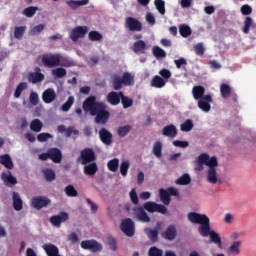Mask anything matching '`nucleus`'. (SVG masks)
Instances as JSON below:
<instances>
[{"label": "nucleus", "instance_id": "39", "mask_svg": "<svg viewBox=\"0 0 256 256\" xmlns=\"http://www.w3.org/2000/svg\"><path fill=\"white\" fill-rule=\"evenodd\" d=\"M152 53L156 59H164V57H167V52L159 46H154Z\"/></svg>", "mask_w": 256, "mask_h": 256}, {"label": "nucleus", "instance_id": "36", "mask_svg": "<svg viewBox=\"0 0 256 256\" xmlns=\"http://www.w3.org/2000/svg\"><path fill=\"white\" fill-rule=\"evenodd\" d=\"M220 93L223 99H228L231 96V86L229 84H221L220 85Z\"/></svg>", "mask_w": 256, "mask_h": 256}, {"label": "nucleus", "instance_id": "2", "mask_svg": "<svg viewBox=\"0 0 256 256\" xmlns=\"http://www.w3.org/2000/svg\"><path fill=\"white\" fill-rule=\"evenodd\" d=\"M82 109L86 113H90L92 117H95V123L100 125H105L109 121V117H111V113L107 110V104L105 102H97V97L95 96L86 98L82 104Z\"/></svg>", "mask_w": 256, "mask_h": 256}, {"label": "nucleus", "instance_id": "19", "mask_svg": "<svg viewBox=\"0 0 256 256\" xmlns=\"http://www.w3.org/2000/svg\"><path fill=\"white\" fill-rule=\"evenodd\" d=\"M49 157L53 163H61L63 161V153L59 148H50L48 149Z\"/></svg>", "mask_w": 256, "mask_h": 256}, {"label": "nucleus", "instance_id": "50", "mask_svg": "<svg viewBox=\"0 0 256 256\" xmlns=\"http://www.w3.org/2000/svg\"><path fill=\"white\" fill-rule=\"evenodd\" d=\"M73 103H75V97L70 96L67 99V101L62 105V107H61L62 111L67 113V111H69V109H71V107H73Z\"/></svg>", "mask_w": 256, "mask_h": 256}, {"label": "nucleus", "instance_id": "3", "mask_svg": "<svg viewBox=\"0 0 256 256\" xmlns=\"http://www.w3.org/2000/svg\"><path fill=\"white\" fill-rule=\"evenodd\" d=\"M125 87H133L135 85V76L131 72H124L122 77L119 75H113L112 77V87L114 91H119Z\"/></svg>", "mask_w": 256, "mask_h": 256}, {"label": "nucleus", "instance_id": "58", "mask_svg": "<svg viewBox=\"0 0 256 256\" xmlns=\"http://www.w3.org/2000/svg\"><path fill=\"white\" fill-rule=\"evenodd\" d=\"M148 256H163V250L153 246L148 250Z\"/></svg>", "mask_w": 256, "mask_h": 256}, {"label": "nucleus", "instance_id": "1", "mask_svg": "<svg viewBox=\"0 0 256 256\" xmlns=\"http://www.w3.org/2000/svg\"><path fill=\"white\" fill-rule=\"evenodd\" d=\"M188 221L195 225H200L198 232L202 237H209L210 241L217 245L218 249H223V241L219 233L215 230H211V223L209 217L205 214H199L197 212H189L187 215Z\"/></svg>", "mask_w": 256, "mask_h": 256}, {"label": "nucleus", "instance_id": "15", "mask_svg": "<svg viewBox=\"0 0 256 256\" xmlns=\"http://www.w3.org/2000/svg\"><path fill=\"white\" fill-rule=\"evenodd\" d=\"M161 237L166 241H175L177 238V228L175 225H170L164 232L161 233Z\"/></svg>", "mask_w": 256, "mask_h": 256}, {"label": "nucleus", "instance_id": "6", "mask_svg": "<svg viewBox=\"0 0 256 256\" xmlns=\"http://www.w3.org/2000/svg\"><path fill=\"white\" fill-rule=\"evenodd\" d=\"M80 246L85 251H91V253H99L103 251V245L95 239L83 240Z\"/></svg>", "mask_w": 256, "mask_h": 256}, {"label": "nucleus", "instance_id": "43", "mask_svg": "<svg viewBox=\"0 0 256 256\" xmlns=\"http://www.w3.org/2000/svg\"><path fill=\"white\" fill-rule=\"evenodd\" d=\"M252 25H253V18H251V16H247L244 20V26L242 28V32L245 35H248Z\"/></svg>", "mask_w": 256, "mask_h": 256}, {"label": "nucleus", "instance_id": "46", "mask_svg": "<svg viewBox=\"0 0 256 256\" xmlns=\"http://www.w3.org/2000/svg\"><path fill=\"white\" fill-rule=\"evenodd\" d=\"M176 185H189L191 183V176L184 174L175 181Z\"/></svg>", "mask_w": 256, "mask_h": 256}, {"label": "nucleus", "instance_id": "25", "mask_svg": "<svg viewBox=\"0 0 256 256\" xmlns=\"http://www.w3.org/2000/svg\"><path fill=\"white\" fill-rule=\"evenodd\" d=\"M66 5L75 11L76 9H79V7L89 5V0H67Z\"/></svg>", "mask_w": 256, "mask_h": 256}, {"label": "nucleus", "instance_id": "49", "mask_svg": "<svg viewBox=\"0 0 256 256\" xmlns=\"http://www.w3.org/2000/svg\"><path fill=\"white\" fill-rule=\"evenodd\" d=\"M52 75L57 77V79H63L67 75V70L65 68H56L52 70Z\"/></svg>", "mask_w": 256, "mask_h": 256}, {"label": "nucleus", "instance_id": "53", "mask_svg": "<svg viewBox=\"0 0 256 256\" xmlns=\"http://www.w3.org/2000/svg\"><path fill=\"white\" fill-rule=\"evenodd\" d=\"M129 197L133 205H139V196H137V190L135 188L131 189L129 192Z\"/></svg>", "mask_w": 256, "mask_h": 256}, {"label": "nucleus", "instance_id": "45", "mask_svg": "<svg viewBox=\"0 0 256 256\" xmlns=\"http://www.w3.org/2000/svg\"><path fill=\"white\" fill-rule=\"evenodd\" d=\"M107 167L109 171L112 173H116L117 169H119V158H114L107 163Z\"/></svg>", "mask_w": 256, "mask_h": 256}, {"label": "nucleus", "instance_id": "10", "mask_svg": "<svg viewBox=\"0 0 256 256\" xmlns=\"http://www.w3.org/2000/svg\"><path fill=\"white\" fill-rule=\"evenodd\" d=\"M89 33V27L87 26H77L70 32L71 41H79V39H83L85 35Z\"/></svg>", "mask_w": 256, "mask_h": 256}, {"label": "nucleus", "instance_id": "63", "mask_svg": "<svg viewBox=\"0 0 256 256\" xmlns=\"http://www.w3.org/2000/svg\"><path fill=\"white\" fill-rule=\"evenodd\" d=\"M240 11L242 15H251L253 13V8H251V6L248 4H244L241 6Z\"/></svg>", "mask_w": 256, "mask_h": 256}, {"label": "nucleus", "instance_id": "56", "mask_svg": "<svg viewBox=\"0 0 256 256\" xmlns=\"http://www.w3.org/2000/svg\"><path fill=\"white\" fill-rule=\"evenodd\" d=\"M29 101L31 105H34V106L39 105V94H37V92L35 91L30 92Z\"/></svg>", "mask_w": 256, "mask_h": 256}, {"label": "nucleus", "instance_id": "47", "mask_svg": "<svg viewBox=\"0 0 256 256\" xmlns=\"http://www.w3.org/2000/svg\"><path fill=\"white\" fill-rule=\"evenodd\" d=\"M131 163H129V160H125L121 162L120 164V173L122 177H127V173L129 171Z\"/></svg>", "mask_w": 256, "mask_h": 256}, {"label": "nucleus", "instance_id": "60", "mask_svg": "<svg viewBox=\"0 0 256 256\" xmlns=\"http://www.w3.org/2000/svg\"><path fill=\"white\" fill-rule=\"evenodd\" d=\"M53 137V135H51L50 133H40L37 136V139L39 141V143H45V141H49V139H51Z\"/></svg>", "mask_w": 256, "mask_h": 256}, {"label": "nucleus", "instance_id": "12", "mask_svg": "<svg viewBox=\"0 0 256 256\" xmlns=\"http://www.w3.org/2000/svg\"><path fill=\"white\" fill-rule=\"evenodd\" d=\"M65 221H69V213L67 212H60L58 215L49 218V222L54 227H61V223H65Z\"/></svg>", "mask_w": 256, "mask_h": 256}, {"label": "nucleus", "instance_id": "18", "mask_svg": "<svg viewBox=\"0 0 256 256\" xmlns=\"http://www.w3.org/2000/svg\"><path fill=\"white\" fill-rule=\"evenodd\" d=\"M99 137L104 145H111L113 143V134L106 128H101L99 131Z\"/></svg>", "mask_w": 256, "mask_h": 256}, {"label": "nucleus", "instance_id": "4", "mask_svg": "<svg viewBox=\"0 0 256 256\" xmlns=\"http://www.w3.org/2000/svg\"><path fill=\"white\" fill-rule=\"evenodd\" d=\"M63 56L61 54H44L42 56L41 62L44 67H48V69H53V67H67V64L63 62Z\"/></svg>", "mask_w": 256, "mask_h": 256}, {"label": "nucleus", "instance_id": "28", "mask_svg": "<svg viewBox=\"0 0 256 256\" xmlns=\"http://www.w3.org/2000/svg\"><path fill=\"white\" fill-rule=\"evenodd\" d=\"M192 95L195 101H199L200 99H203V97H205V87L201 85L194 86L192 88Z\"/></svg>", "mask_w": 256, "mask_h": 256}, {"label": "nucleus", "instance_id": "34", "mask_svg": "<svg viewBox=\"0 0 256 256\" xmlns=\"http://www.w3.org/2000/svg\"><path fill=\"white\" fill-rule=\"evenodd\" d=\"M160 200L164 205H169L171 203V196H169V192L163 188L159 190Z\"/></svg>", "mask_w": 256, "mask_h": 256}, {"label": "nucleus", "instance_id": "13", "mask_svg": "<svg viewBox=\"0 0 256 256\" xmlns=\"http://www.w3.org/2000/svg\"><path fill=\"white\" fill-rule=\"evenodd\" d=\"M211 103H213V96H211V94H206L203 98L198 100V107L201 111L209 113V111H211Z\"/></svg>", "mask_w": 256, "mask_h": 256}, {"label": "nucleus", "instance_id": "37", "mask_svg": "<svg viewBox=\"0 0 256 256\" xmlns=\"http://www.w3.org/2000/svg\"><path fill=\"white\" fill-rule=\"evenodd\" d=\"M121 95V103L123 105V109H129V107H133V99L125 96L122 91H120Z\"/></svg>", "mask_w": 256, "mask_h": 256}, {"label": "nucleus", "instance_id": "30", "mask_svg": "<svg viewBox=\"0 0 256 256\" xmlns=\"http://www.w3.org/2000/svg\"><path fill=\"white\" fill-rule=\"evenodd\" d=\"M166 84V80L159 75H155L151 81V87H155L156 89H162V87H165Z\"/></svg>", "mask_w": 256, "mask_h": 256}, {"label": "nucleus", "instance_id": "20", "mask_svg": "<svg viewBox=\"0 0 256 256\" xmlns=\"http://www.w3.org/2000/svg\"><path fill=\"white\" fill-rule=\"evenodd\" d=\"M106 100L110 105L117 106L121 103V91L120 92H109L106 96Z\"/></svg>", "mask_w": 256, "mask_h": 256}, {"label": "nucleus", "instance_id": "22", "mask_svg": "<svg viewBox=\"0 0 256 256\" xmlns=\"http://www.w3.org/2000/svg\"><path fill=\"white\" fill-rule=\"evenodd\" d=\"M243 242L241 240L233 241L228 247V253L230 255H241V247Z\"/></svg>", "mask_w": 256, "mask_h": 256}, {"label": "nucleus", "instance_id": "54", "mask_svg": "<svg viewBox=\"0 0 256 256\" xmlns=\"http://www.w3.org/2000/svg\"><path fill=\"white\" fill-rule=\"evenodd\" d=\"M159 75L162 79H164V81H166V83L169 81V79H171V70L167 69V68H163L159 71Z\"/></svg>", "mask_w": 256, "mask_h": 256}, {"label": "nucleus", "instance_id": "55", "mask_svg": "<svg viewBox=\"0 0 256 256\" xmlns=\"http://www.w3.org/2000/svg\"><path fill=\"white\" fill-rule=\"evenodd\" d=\"M206 166L209 167V169H215V167L219 166V162L217 161V157L212 156L211 158L208 157V161L206 162Z\"/></svg>", "mask_w": 256, "mask_h": 256}, {"label": "nucleus", "instance_id": "61", "mask_svg": "<svg viewBox=\"0 0 256 256\" xmlns=\"http://www.w3.org/2000/svg\"><path fill=\"white\" fill-rule=\"evenodd\" d=\"M207 161H209V154L202 153L197 158V163L200 165H207Z\"/></svg>", "mask_w": 256, "mask_h": 256}, {"label": "nucleus", "instance_id": "57", "mask_svg": "<svg viewBox=\"0 0 256 256\" xmlns=\"http://www.w3.org/2000/svg\"><path fill=\"white\" fill-rule=\"evenodd\" d=\"M44 177L46 181H55V178H56L55 171H53V169H46L44 171Z\"/></svg>", "mask_w": 256, "mask_h": 256}, {"label": "nucleus", "instance_id": "32", "mask_svg": "<svg viewBox=\"0 0 256 256\" xmlns=\"http://www.w3.org/2000/svg\"><path fill=\"white\" fill-rule=\"evenodd\" d=\"M162 152H163V143H161V141L155 142L153 145V149H152L153 155H155V157H157V159H161V157L163 155Z\"/></svg>", "mask_w": 256, "mask_h": 256}, {"label": "nucleus", "instance_id": "40", "mask_svg": "<svg viewBox=\"0 0 256 256\" xmlns=\"http://www.w3.org/2000/svg\"><path fill=\"white\" fill-rule=\"evenodd\" d=\"M131 125L119 126L117 129L118 137H127L131 132Z\"/></svg>", "mask_w": 256, "mask_h": 256}, {"label": "nucleus", "instance_id": "27", "mask_svg": "<svg viewBox=\"0 0 256 256\" xmlns=\"http://www.w3.org/2000/svg\"><path fill=\"white\" fill-rule=\"evenodd\" d=\"M13 208L15 211H21L23 209V200L18 192L12 193Z\"/></svg>", "mask_w": 256, "mask_h": 256}, {"label": "nucleus", "instance_id": "62", "mask_svg": "<svg viewBox=\"0 0 256 256\" xmlns=\"http://www.w3.org/2000/svg\"><path fill=\"white\" fill-rule=\"evenodd\" d=\"M23 13L26 17H33L37 13V7L30 6L24 9Z\"/></svg>", "mask_w": 256, "mask_h": 256}, {"label": "nucleus", "instance_id": "33", "mask_svg": "<svg viewBox=\"0 0 256 256\" xmlns=\"http://www.w3.org/2000/svg\"><path fill=\"white\" fill-rule=\"evenodd\" d=\"M207 181L208 183H212V185H215L217 183V169L216 168H208L207 171Z\"/></svg>", "mask_w": 256, "mask_h": 256}, {"label": "nucleus", "instance_id": "42", "mask_svg": "<svg viewBox=\"0 0 256 256\" xmlns=\"http://www.w3.org/2000/svg\"><path fill=\"white\" fill-rule=\"evenodd\" d=\"M179 33H180L181 37L187 38L192 33L191 27H189V25H187V24H182L179 26Z\"/></svg>", "mask_w": 256, "mask_h": 256}, {"label": "nucleus", "instance_id": "5", "mask_svg": "<svg viewBox=\"0 0 256 256\" xmlns=\"http://www.w3.org/2000/svg\"><path fill=\"white\" fill-rule=\"evenodd\" d=\"M95 161H97V156L93 149L85 148L80 152L78 162L81 163V165H89V163H95Z\"/></svg>", "mask_w": 256, "mask_h": 256}, {"label": "nucleus", "instance_id": "51", "mask_svg": "<svg viewBox=\"0 0 256 256\" xmlns=\"http://www.w3.org/2000/svg\"><path fill=\"white\" fill-rule=\"evenodd\" d=\"M154 5H155L158 13H160V15H165V1L155 0Z\"/></svg>", "mask_w": 256, "mask_h": 256}, {"label": "nucleus", "instance_id": "8", "mask_svg": "<svg viewBox=\"0 0 256 256\" xmlns=\"http://www.w3.org/2000/svg\"><path fill=\"white\" fill-rule=\"evenodd\" d=\"M120 229L127 237H133L135 235V222L131 218H125L121 222Z\"/></svg>", "mask_w": 256, "mask_h": 256}, {"label": "nucleus", "instance_id": "21", "mask_svg": "<svg viewBox=\"0 0 256 256\" xmlns=\"http://www.w3.org/2000/svg\"><path fill=\"white\" fill-rule=\"evenodd\" d=\"M162 135H164V137H169L170 139H175L177 137V126L173 124L165 126L162 129Z\"/></svg>", "mask_w": 256, "mask_h": 256}, {"label": "nucleus", "instance_id": "16", "mask_svg": "<svg viewBox=\"0 0 256 256\" xmlns=\"http://www.w3.org/2000/svg\"><path fill=\"white\" fill-rule=\"evenodd\" d=\"M42 100L49 105L57 100V93L53 88H48L42 93Z\"/></svg>", "mask_w": 256, "mask_h": 256}, {"label": "nucleus", "instance_id": "17", "mask_svg": "<svg viewBox=\"0 0 256 256\" xmlns=\"http://www.w3.org/2000/svg\"><path fill=\"white\" fill-rule=\"evenodd\" d=\"M133 211L136 213L138 221H141L142 223H149L151 221V217H149V215L145 211V208L135 207L133 208Z\"/></svg>", "mask_w": 256, "mask_h": 256}, {"label": "nucleus", "instance_id": "23", "mask_svg": "<svg viewBox=\"0 0 256 256\" xmlns=\"http://www.w3.org/2000/svg\"><path fill=\"white\" fill-rule=\"evenodd\" d=\"M147 49V43L143 40H138L134 42L132 46L133 53H136L137 55H144L145 51Z\"/></svg>", "mask_w": 256, "mask_h": 256}, {"label": "nucleus", "instance_id": "31", "mask_svg": "<svg viewBox=\"0 0 256 256\" xmlns=\"http://www.w3.org/2000/svg\"><path fill=\"white\" fill-rule=\"evenodd\" d=\"M0 163L4 165L6 169H13V160H11V156L9 154H4L0 156Z\"/></svg>", "mask_w": 256, "mask_h": 256}, {"label": "nucleus", "instance_id": "29", "mask_svg": "<svg viewBox=\"0 0 256 256\" xmlns=\"http://www.w3.org/2000/svg\"><path fill=\"white\" fill-rule=\"evenodd\" d=\"M98 170L99 167L95 162H90L89 164L84 165V173L90 177H93V175H95Z\"/></svg>", "mask_w": 256, "mask_h": 256}, {"label": "nucleus", "instance_id": "14", "mask_svg": "<svg viewBox=\"0 0 256 256\" xmlns=\"http://www.w3.org/2000/svg\"><path fill=\"white\" fill-rule=\"evenodd\" d=\"M161 226V222H157L155 229L145 228L144 232L152 243H157L159 241V230L161 229Z\"/></svg>", "mask_w": 256, "mask_h": 256}, {"label": "nucleus", "instance_id": "64", "mask_svg": "<svg viewBox=\"0 0 256 256\" xmlns=\"http://www.w3.org/2000/svg\"><path fill=\"white\" fill-rule=\"evenodd\" d=\"M43 29H45V25L39 24L31 29L30 35H39V33H41V31H43Z\"/></svg>", "mask_w": 256, "mask_h": 256}, {"label": "nucleus", "instance_id": "11", "mask_svg": "<svg viewBox=\"0 0 256 256\" xmlns=\"http://www.w3.org/2000/svg\"><path fill=\"white\" fill-rule=\"evenodd\" d=\"M125 27L129 31H143V24L137 18L127 17L125 21Z\"/></svg>", "mask_w": 256, "mask_h": 256}, {"label": "nucleus", "instance_id": "38", "mask_svg": "<svg viewBox=\"0 0 256 256\" xmlns=\"http://www.w3.org/2000/svg\"><path fill=\"white\" fill-rule=\"evenodd\" d=\"M30 129L35 133H39L43 129V122H41L39 119L32 120L30 123Z\"/></svg>", "mask_w": 256, "mask_h": 256}, {"label": "nucleus", "instance_id": "35", "mask_svg": "<svg viewBox=\"0 0 256 256\" xmlns=\"http://www.w3.org/2000/svg\"><path fill=\"white\" fill-rule=\"evenodd\" d=\"M26 31H27V26H16L14 28L15 39H18L19 41H21V39H23V35H25Z\"/></svg>", "mask_w": 256, "mask_h": 256}, {"label": "nucleus", "instance_id": "41", "mask_svg": "<svg viewBox=\"0 0 256 256\" xmlns=\"http://www.w3.org/2000/svg\"><path fill=\"white\" fill-rule=\"evenodd\" d=\"M27 87L28 85L26 82L19 83L14 92L15 99H19V97H21V94L23 93V91H25V89H27Z\"/></svg>", "mask_w": 256, "mask_h": 256}, {"label": "nucleus", "instance_id": "9", "mask_svg": "<svg viewBox=\"0 0 256 256\" xmlns=\"http://www.w3.org/2000/svg\"><path fill=\"white\" fill-rule=\"evenodd\" d=\"M31 205L37 211H41V209L51 205V200L46 196H35L31 200Z\"/></svg>", "mask_w": 256, "mask_h": 256}, {"label": "nucleus", "instance_id": "7", "mask_svg": "<svg viewBox=\"0 0 256 256\" xmlns=\"http://www.w3.org/2000/svg\"><path fill=\"white\" fill-rule=\"evenodd\" d=\"M143 209L148 211V213H161L162 215H167V207L162 204H157L155 202L148 201L143 204Z\"/></svg>", "mask_w": 256, "mask_h": 256}, {"label": "nucleus", "instance_id": "52", "mask_svg": "<svg viewBox=\"0 0 256 256\" xmlns=\"http://www.w3.org/2000/svg\"><path fill=\"white\" fill-rule=\"evenodd\" d=\"M89 41H101L103 39V35L98 31H90L88 34Z\"/></svg>", "mask_w": 256, "mask_h": 256}, {"label": "nucleus", "instance_id": "59", "mask_svg": "<svg viewBox=\"0 0 256 256\" xmlns=\"http://www.w3.org/2000/svg\"><path fill=\"white\" fill-rule=\"evenodd\" d=\"M194 51L199 56L205 55V46L203 45V42L195 44L194 45Z\"/></svg>", "mask_w": 256, "mask_h": 256}, {"label": "nucleus", "instance_id": "44", "mask_svg": "<svg viewBox=\"0 0 256 256\" xmlns=\"http://www.w3.org/2000/svg\"><path fill=\"white\" fill-rule=\"evenodd\" d=\"M193 120L187 119L184 123L180 125V131H184L185 133H189L193 129Z\"/></svg>", "mask_w": 256, "mask_h": 256}, {"label": "nucleus", "instance_id": "48", "mask_svg": "<svg viewBox=\"0 0 256 256\" xmlns=\"http://www.w3.org/2000/svg\"><path fill=\"white\" fill-rule=\"evenodd\" d=\"M64 192L66 193L67 197H77V195H79V192H77L73 185L66 186Z\"/></svg>", "mask_w": 256, "mask_h": 256}, {"label": "nucleus", "instance_id": "24", "mask_svg": "<svg viewBox=\"0 0 256 256\" xmlns=\"http://www.w3.org/2000/svg\"><path fill=\"white\" fill-rule=\"evenodd\" d=\"M2 181H4L6 187H13V185H17V178L9 172V174L3 172L1 175Z\"/></svg>", "mask_w": 256, "mask_h": 256}, {"label": "nucleus", "instance_id": "26", "mask_svg": "<svg viewBox=\"0 0 256 256\" xmlns=\"http://www.w3.org/2000/svg\"><path fill=\"white\" fill-rule=\"evenodd\" d=\"M29 83L35 85V83H41V81H45V75L41 72H31L28 75Z\"/></svg>", "mask_w": 256, "mask_h": 256}]
</instances>
